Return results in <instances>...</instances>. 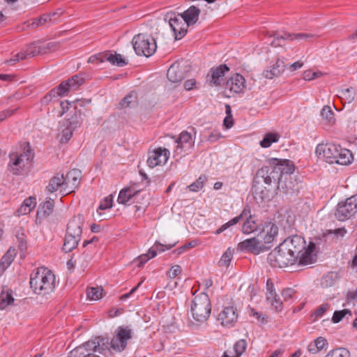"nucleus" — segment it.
I'll return each mask as SVG.
<instances>
[{"label": "nucleus", "mask_w": 357, "mask_h": 357, "mask_svg": "<svg viewBox=\"0 0 357 357\" xmlns=\"http://www.w3.org/2000/svg\"><path fill=\"white\" fill-rule=\"evenodd\" d=\"M295 170L294 163L289 160H282L275 158L267 160V165L257 170L253 181L252 188L257 193L260 190L259 186L264 183V188L270 186L278 187L283 174H291Z\"/></svg>", "instance_id": "f257e3e1"}, {"label": "nucleus", "mask_w": 357, "mask_h": 357, "mask_svg": "<svg viewBox=\"0 0 357 357\" xmlns=\"http://www.w3.org/2000/svg\"><path fill=\"white\" fill-rule=\"evenodd\" d=\"M278 234V227L273 222H268L260 228L259 233L250 238L240 242L238 248L241 251L259 255L271 248V243Z\"/></svg>", "instance_id": "f03ea898"}, {"label": "nucleus", "mask_w": 357, "mask_h": 357, "mask_svg": "<svg viewBox=\"0 0 357 357\" xmlns=\"http://www.w3.org/2000/svg\"><path fill=\"white\" fill-rule=\"evenodd\" d=\"M284 249L298 261V264L307 265L312 264L315 261L316 256L314 255L315 244L310 242L306 248V242L301 236L294 235L286 238L282 243Z\"/></svg>", "instance_id": "7ed1b4c3"}, {"label": "nucleus", "mask_w": 357, "mask_h": 357, "mask_svg": "<svg viewBox=\"0 0 357 357\" xmlns=\"http://www.w3.org/2000/svg\"><path fill=\"white\" fill-rule=\"evenodd\" d=\"M29 283L35 294L46 295L55 288V276L46 268H38L31 273Z\"/></svg>", "instance_id": "20e7f679"}, {"label": "nucleus", "mask_w": 357, "mask_h": 357, "mask_svg": "<svg viewBox=\"0 0 357 357\" xmlns=\"http://www.w3.org/2000/svg\"><path fill=\"white\" fill-rule=\"evenodd\" d=\"M33 153L30 149L20 153H10L8 171L14 175H22L31 167Z\"/></svg>", "instance_id": "39448f33"}, {"label": "nucleus", "mask_w": 357, "mask_h": 357, "mask_svg": "<svg viewBox=\"0 0 357 357\" xmlns=\"http://www.w3.org/2000/svg\"><path fill=\"white\" fill-rule=\"evenodd\" d=\"M83 83V78L78 75H73L66 81L62 82L57 87L52 89L42 99V102L47 104L53 98L67 96L70 91H76Z\"/></svg>", "instance_id": "423d86ee"}, {"label": "nucleus", "mask_w": 357, "mask_h": 357, "mask_svg": "<svg viewBox=\"0 0 357 357\" xmlns=\"http://www.w3.org/2000/svg\"><path fill=\"white\" fill-rule=\"evenodd\" d=\"M190 312L192 318L198 322H204L211 314V307L206 293H201L195 296L191 304Z\"/></svg>", "instance_id": "0eeeda50"}, {"label": "nucleus", "mask_w": 357, "mask_h": 357, "mask_svg": "<svg viewBox=\"0 0 357 357\" xmlns=\"http://www.w3.org/2000/svg\"><path fill=\"white\" fill-rule=\"evenodd\" d=\"M134 332L130 326H120L114 331L113 337L109 340L107 351L121 352L126 349L128 342L133 337Z\"/></svg>", "instance_id": "6e6552de"}, {"label": "nucleus", "mask_w": 357, "mask_h": 357, "mask_svg": "<svg viewBox=\"0 0 357 357\" xmlns=\"http://www.w3.org/2000/svg\"><path fill=\"white\" fill-rule=\"evenodd\" d=\"M108 345L109 338L98 337L77 347L70 352L69 357H81L88 353L94 354L96 351L102 353L106 351L105 347H108Z\"/></svg>", "instance_id": "1a4fd4ad"}, {"label": "nucleus", "mask_w": 357, "mask_h": 357, "mask_svg": "<svg viewBox=\"0 0 357 357\" xmlns=\"http://www.w3.org/2000/svg\"><path fill=\"white\" fill-rule=\"evenodd\" d=\"M132 44L136 54L138 56L149 57L155 52L157 49L153 38L144 33L135 35L132 40Z\"/></svg>", "instance_id": "9d476101"}, {"label": "nucleus", "mask_w": 357, "mask_h": 357, "mask_svg": "<svg viewBox=\"0 0 357 357\" xmlns=\"http://www.w3.org/2000/svg\"><path fill=\"white\" fill-rule=\"evenodd\" d=\"M282 243L271 251L268 255V261L273 267L282 268L298 263L296 257L284 249Z\"/></svg>", "instance_id": "9b49d317"}, {"label": "nucleus", "mask_w": 357, "mask_h": 357, "mask_svg": "<svg viewBox=\"0 0 357 357\" xmlns=\"http://www.w3.org/2000/svg\"><path fill=\"white\" fill-rule=\"evenodd\" d=\"M356 213L357 193L337 204L335 216L339 221H345L353 217Z\"/></svg>", "instance_id": "f8f14e48"}, {"label": "nucleus", "mask_w": 357, "mask_h": 357, "mask_svg": "<svg viewBox=\"0 0 357 357\" xmlns=\"http://www.w3.org/2000/svg\"><path fill=\"white\" fill-rule=\"evenodd\" d=\"M165 20L168 22L176 40H180L185 36L189 26L181 14L168 13L165 15Z\"/></svg>", "instance_id": "ddd939ff"}, {"label": "nucleus", "mask_w": 357, "mask_h": 357, "mask_svg": "<svg viewBox=\"0 0 357 357\" xmlns=\"http://www.w3.org/2000/svg\"><path fill=\"white\" fill-rule=\"evenodd\" d=\"M339 149V144L333 143L319 144L316 147L315 153L319 159L329 164H334L336 162Z\"/></svg>", "instance_id": "4468645a"}, {"label": "nucleus", "mask_w": 357, "mask_h": 357, "mask_svg": "<svg viewBox=\"0 0 357 357\" xmlns=\"http://www.w3.org/2000/svg\"><path fill=\"white\" fill-rule=\"evenodd\" d=\"M273 40L271 45L274 47L283 46L285 45V40H308L314 37V35L307 33H289L285 32H274L273 34Z\"/></svg>", "instance_id": "2eb2a0df"}, {"label": "nucleus", "mask_w": 357, "mask_h": 357, "mask_svg": "<svg viewBox=\"0 0 357 357\" xmlns=\"http://www.w3.org/2000/svg\"><path fill=\"white\" fill-rule=\"evenodd\" d=\"M169 151L165 148L159 147L149 152L147 164L149 167L153 168L158 165H165L169 157Z\"/></svg>", "instance_id": "dca6fc26"}, {"label": "nucleus", "mask_w": 357, "mask_h": 357, "mask_svg": "<svg viewBox=\"0 0 357 357\" xmlns=\"http://www.w3.org/2000/svg\"><path fill=\"white\" fill-rule=\"evenodd\" d=\"M80 113H75L63 124L64 128L61 130V142L66 143L73 136V131L80 125Z\"/></svg>", "instance_id": "f3484780"}, {"label": "nucleus", "mask_w": 357, "mask_h": 357, "mask_svg": "<svg viewBox=\"0 0 357 357\" xmlns=\"http://www.w3.org/2000/svg\"><path fill=\"white\" fill-rule=\"evenodd\" d=\"M81 178V172L79 169H73L69 171L66 176L63 175V194H69L76 189Z\"/></svg>", "instance_id": "a211bd4d"}, {"label": "nucleus", "mask_w": 357, "mask_h": 357, "mask_svg": "<svg viewBox=\"0 0 357 357\" xmlns=\"http://www.w3.org/2000/svg\"><path fill=\"white\" fill-rule=\"evenodd\" d=\"M229 70V68L225 64H221L216 68L211 69L206 76V80L212 86H218L223 81L225 73Z\"/></svg>", "instance_id": "6ab92c4d"}, {"label": "nucleus", "mask_w": 357, "mask_h": 357, "mask_svg": "<svg viewBox=\"0 0 357 357\" xmlns=\"http://www.w3.org/2000/svg\"><path fill=\"white\" fill-rule=\"evenodd\" d=\"M174 245V243L166 245L160 243H155L154 246L149 250L148 253L139 256L135 260V262L137 263V266L141 267L149 259L155 257L157 255V251L164 252L167 250L171 249Z\"/></svg>", "instance_id": "aec40b11"}, {"label": "nucleus", "mask_w": 357, "mask_h": 357, "mask_svg": "<svg viewBox=\"0 0 357 357\" xmlns=\"http://www.w3.org/2000/svg\"><path fill=\"white\" fill-rule=\"evenodd\" d=\"M245 84V78L240 74H236L227 81L225 89L229 90L231 93H240L243 91Z\"/></svg>", "instance_id": "412c9836"}, {"label": "nucleus", "mask_w": 357, "mask_h": 357, "mask_svg": "<svg viewBox=\"0 0 357 357\" xmlns=\"http://www.w3.org/2000/svg\"><path fill=\"white\" fill-rule=\"evenodd\" d=\"M140 193V190H137L132 187L124 188L119 192L117 201L121 204H126L129 202H138Z\"/></svg>", "instance_id": "4be33fe9"}, {"label": "nucleus", "mask_w": 357, "mask_h": 357, "mask_svg": "<svg viewBox=\"0 0 357 357\" xmlns=\"http://www.w3.org/2000/svg\"><path fill=\"white\" fill-rule=\"evenodd\" d=\"M238 316L234 307H225L218 314V319L223 326L230 327L236 321Z\"/></svg>", "instance_id": "5701e85b"}, {"label": "nucleus", "mask_w": 357, "mask_h": 357, "mask_svg": "<svg viewBox=\"0 0 357 357\" xmlns=\"http://www.w3.org/2000/svg\"><path fill=\"white\" fill-rule=\"evenodd\" d=\"M167 77L172 83L180 82L185 77V70L178 63H173L167 70Z\"/></svg>", "instance_id": "b1692460"}, {"label": "nucleus", "mask_w": 357, "mask_h": 357, "mask_svg": "<svg viewBox=\"0 0 357 357\" xmlns=\"http://www.w3.org/2000/svg\"><path fill=\"white\" fill-rule=\"evenodd\" d=\"M286 65L284 58L278 59L275 63L263 72V75L267 79H273L274 77H278L285 70Z\"/></svg>", "instance_id": "393cba45"}, {"label": "nucleus", "mask_w": 357, "mask_h": 357, "mask_svg": "<svg viewBox=\"0 0 357 357\" xmlns=\"http://www.w3.org/2000/svg\"><path fill=\"white\" fill-rule=\"evenodd\" d=\"M63 174L56 173L48 181V184L45 187V191L47 193H53L60 190V192L63 193Z\"/></svg>", "instance_id": "a878e982"}, {"label": "nucleus", "mask_w": 357, "mask_h": 357, "mask_svg": "<svg viewBox=\"0 0 357 357\" xmlns=\"http://www.w3.org/2000/svg\"><path fill=\"white\" fill-rule=\"evenodd\" d=\"M61 13L54 12L50 14H45L39 18H35L31 22H27L26 26L31 29H36L38 26L45 24L47 22L55 23L56 17L59 16Z\"/></svg>", "instance_id": "bb28decb"}, {"label": "nucleus", "mask_w": 357, "mask_h": 357, "mask_svg": "<svg viewBox=\"0 0 357 357\" xmlns=\"http://www.w3.org/2000/svg\"><path fill=\"white\" fill-rule=\"evenodd\" d=\"M246 218V221L244 222L242 231L244 234L251 233H259L260 228L265 225L268 222H264V224L258 225L254 218L250 215V212L248 215L243 216L241 220Z\"/></svg>", "instance_id": "cd10ccee"}, {"label": "nucleus", "mask_w": 357, "mask_h": 357, "mask_svg": "<svg viewBox=\"0 0 357 357\" xmlns=\"http://www.w3.org/2000/svg\"><path fill=\"white\" fill-rule=\"evenodd\" d=\"M83 217L81 215L73 217L68 222L66 234L81 237L82 234Z\"/></svg>", "instance_id": "c85d7f7f"}, {"label": "nucleus", "mask_w": 357, "mask_h": 357, "mask_svg": "<svg viewBox=\"0 0 357 357\" xmlns=\"http://www.w3.org/2000/svg\"><path fill=\"white\" fill-rule=\"evenodd\" d=\"M54 206V202L50 198L40 204L37 211L36 221L40 222L42 219L49 216L52 213Z\"/></svg>", "instance_id": "c756f323"}, {"label": "nucleus", "mask_w": 357, "mask_h": 357, "mask_svg": "<svg viewBox=\"0 0 357 357\" xmlns=\"http://www.w3.org/2000/svg\"><path fill=\"white\" fill-rule=\"evenodd\" d=\"M337 155L336 162H335V164L348 165L351 164L354 160L353 154L351 151L347 149L342 148L340 145Z\"/></svg>", "instance_id": "7c9ffc66"}, {"label": "nucleus", "mask_w": 357, "mask_h": 357, "mask_svg": "<svg viewBox=\"0 0 357 357\" xmlns=\"http://www.w3.org/2000/svg\"><path fill=\"white\" fill-rule=\"evenodd\" d=\"M36 197H30L23 202L21 206L15 211L17 216L28 214L36 205Z\"/></svg>", "instance_id": "2f4dec72"}, {"label": "nucleus", "mask_w": 357, "mask_h": 357, "mask_svg": "<svg viewBox=\"0 0 357 357\" xmlns=\"http://www.w3.org/2000/svg\"><path fill=\"white\" fill-rule=\"evenodd\" d=\"M199 13L200 10L199 8L195 6H191L188 10L181 15L185 19L188 25L190 26L197 21Z\"/></svg>", "instance_id": "473e14b6"}, {"label": "nucleus", "mask_w": 357, "mask_h": 357, "mask_svg": "<svg viewBox=\"0 0 357 357\" xmlns=\"http://www.w3.org/2000/svg\"><path fill=\"white\" fill-rule=\"evenodd\" d=\"M328 346L326 338L319 337L308 344L307 350L310 353L315 354L325 349Z\"/></svg>", "instance_id": "72a5a7b5"}, {"label": "nucleus", "mask_w": 357, "mask_h": 357, "mask_svg": "<svg viewBox=\"0 0 357 357\" xmlns=\"http://www.w3.org/2000/svg\"><path fill=\"white\" fill-rule=\"evenodd\" d=\"M175 142L177 144V149H181L190 148L194 143L192 135L187 131L182 132Z\"/></svg>", "instance_id": "f704fd0d"}, {"label": "nucleus", "mask_w": 357, "mask_h": 357, "mask_svg": "<svg viewBox=\"0 0 357 357\" xmlns=\"http://www.w3.org/2000/svg\"><path fill=\"white\" fill-rule=\"evenodd\" d=\"M249 213H250L249 207L244 208L243 211L238 216H236V217L232 218L229 222L222 225L219 229H218L215 231V234H217V235L220 234L222 232H223L224 231H225L227 229L230 227L231 226H233V225L237 224L243 216L248 215Z\"/></svg>", "instance_id": "c9c22d12"}, {"label": "nucleus", "mask_w": 357, "mask_h": 357, "mask_svg": "<svg viewBox=\"0 0 357 357\" xmlns=\"http://www.w3.org/2000/svg\"><path fill=\"white\" fill-rule=\"evenodd\" d=\"M81 237L75 235L66 234L63 250L65 252H71L73 249L77 248Z\"/></svg>", "instance_id": "e433bc0d"}, {"label": "nucleus", "mask_w": 357, "mask_h": 357, "mask_svg": "<svg viewBox=\"0 0 357 357\" xmlns=\"http://www.w3.org/2000/svg\"><path fill=\"white\" fill-rule=\"evenodd\" d=\"M267 302L275 308L278 312H280L283 309L282 301L278 294L275 292L273 294H266Z\"/></svg>", "instance_id": "4c0bfd02"}, {"label": "nucleus", "mask_w": 357, "mask_h": 357, "mask_svg": "<svg viewBox=\"0 0 357 357\" xmlns=\"http://www.w3.org/2000/svg\"><path fill=\"white\" fill-rule=\"evenodd\" d=\"M15 249H9L3 256L0 261V268L3 270L7 268L14 260L15 256Z\"/></svg>", "instance_id": "58836bf2"}, {"label": "nucleus", "mask_w": 357, "mask_h": 357, "mask_svg": "<svg viewBox=\"0 0 357 357\" xmlns=\"http://www.w3.org/2000/svg\"><path fill=\"white\" fill-rule=\"evenodd\" d=\"M279 139V135L276 133L269 132L265 135L264 139L260 142V146L263 148H268L273 143L277 142Z\"/></svg>", "instance_id": "ea45409f"}, {"label": "nucleus", "mask_w": 357, "mask_h": 357, "mask_svg": "<svg viewBox=\"0 0 357 357\" xmlns=\"http://www.w3.org/2000/svg\"><path fill=\"white\" fill-rule=\"evenodd\" d=\"M207 178L205 175H201L195 182L188 186V188L191 192H198L203 188Z\"/></svg>", "instance_id": "a19ab883"}, {"label": "nucleus", "mask_w": 357, "mask_h": 357, "mask_svg": "<svg viewBox=\"0 0 357 357\" xmlns=\"http://www.w3.org/2000/svg\"><path fill=\"white\" fill-rule=\"evenodd\" d=\"M137 102V96L134 92H131L126 96L120 102V107L121 108L131 107H133Z\"/></svg>", "instance_id": "79ce46f5"}, {"label": "nucleus", "mask_w": 357, "mask_h": 357, "mask_svg": "<svg viewBox=\"0 0 357 357\" xmlns=\"http://www.w3.org/2000/svg\"><path fill=\"white\" fill-rule=\"evenodd\" d=\"M102 291L101 287H90L86 291L87 298L90 300L98 301L102 297Z\"/></svg>", "instance_id": "37998d69"}, {"label": "nucleus", "mask_w": 357, "mask_h": 357, "mask_svg": "<svg viewBox=\"0 0 357 357\" xmlns=\"http://www.w3.org/2000/svg\"><path fill=\"white\" fill-rule=\"evenodd\" d=\"M234 254V250L229 248L222 255L220 259L218 261L219 266L228 267L231 261Z\"/></svg>", "instance_id": "c03bdc74"}, {"label": "nucleus", "mask_w": 357, "mask_h": 357, "mask_svg": "<svg viewBox=\"0 0 357 357\" xmlns=\"http://www.w3.org/2000/svg\"><path fill=\"white\" fill-rule=\"evenodd\" d=\"M14 302V298L11 293L2 292L0 294V310L5 309L7 306L11 305Z\"/></svg>", "instance_id": "a18cd8bd"}, {"label": "nucleus", "mask_w": 357, "mask_h": 357, "mask_svg": "<svg viewBox=\"0 0 357 357\" xmlns=\"http://www.w3.org/2000/svg\"><path fill=\"white\" fill-rule=\"evenodd\" d=\"M347 315L349 317L352 316L351 310L348 309L335 311L332 317V321L334 324L339 323L343 319L344 317H347Z\"/></svg>", "instance_id": "49530a36"}, {"label": "nucleus", "mask_w": 357, "mask_h": 357, "mask_svg": "<svg viewBox=\"0 0 357 357\" xmlns=\"http://www.w3.org/2000/svg\"><path fill=\"white\" fill-rule=\"evenodd\" d=\"M321 116L326 119L329 123H335L334 112L330 106H324L321 111Z\"/></svg>", "instance_id": "de8ad7c7"}, {"label": "nucleus", "mask_w": 357, "mask_h": 357, "mask_svg": "<svg viewBox=\"0 0 357 357\" xmlns=\"http://www.w3.org/2000/svg\"><path fill=\"white\" fill-rule=\"evenodd\" d=\"M325 357H350V352L345 348H337L330 351Z\"/></svg>", "instance_id": "09e8293b"}, {"label": "nucleus", "mask_w": 357, "mask_h": 357, "mask_svg": "<svg viewBox=\"0 0 357 357\" xmlns=\"http://www.w3.org/2000/svg\"><path fill=\"white\" fill-rule=\"evenodd\" d=\"M246 347L247 342L245 340L241 339L237 341L234 346V349L235 351L236 357L241 356L245 351Z\"/></svg>", "instance_id": "8fccbe9b"}, {"label": "nucleus", "mask_w": 357, "mask_h": 357, "mask_svg": "<svg viewBox=\"0 0 357 357\" xmlns=\"http://www.w3.org/2000/svg\"><path fill=\"white\" fill-rule=\"evenodd\" d=\"M341 97L344 98L348 103L351 102L355 98V91L353 88H347L340 92Z\"/></svg>", "instance_id": "3c124183"}, {"label": "nucleus", "mask_w": 357, "mask_h": 357, "mask_svg": "<svg viewBox=\"0 0 357 357\" xmlns=\"http://www.w3.org/2000/svg\"><path fill=\"white\" fill-rule=\"evenodd\" d=\"M330 307L331 305L329 303H323L314 310L312 316L314 317L315 319L321 318L324 316L325 312L330 309Z\"/></svg>", "instance_id": "603ef678"}, {"label": "nucleus", "mask_w": 357, "mask_h": 357, "mask_svg": "<svg viewBox=\"0 0 357 357\" xmlns=\"http://www.w3.org/2000/svg\"><path fill=\"white\" fill-rule=\"evenodd\" d=\"M25 53L26 58L33 57L40 54V49H38L37 43H32L28 46L26 51L24 52Z\"/></svg>", "instance_id": "864d4df0"}, {"label": "nucleus", "mask_w": 357, "mask_h": 357, "mask_svg": "<svg viewBox=\"0 0 357 357\" xmlns=\"http://www.w3.org/2000/svg\"><path fill=\"white\" fill-rule=\"evenodd\" d=\"M112 61H111V63L112 65H116L117 66H124L127 65L128 62L126 59L119 54H112Z\"/></svg>", "instance_id": "5fc2aeb1"}, {"label": "nucleus", "mask_w": 357, "mask_h": 357, "mask_svg": "<svg viewBox=\"0 0 357 357\" xmlns=\"http://www.w3.org/2000/svg\"><path fill=\"white\" fill-rule=\"evenodd\" d=\"M26 56L24 52H19L14 55L10 60L6 61V63L9 65H12L19 61L26 59Z\"/></svg>", "instance_id": "6e6d98bb"}, {"label": "nucleus", "mask_w": 357, "mask_h": 357, "mask_svg": "<svg viewBox=\"0 0 357 357\" xmlns=\"http://www.w3.org/2000/svg\"><path fill=\"white\" fill-rule=\"evenodd\" d=\"M321 75V72H312L311 70H307L303 73V78L305 80H312L317 77H319Z\"/></svg>", "instance_id": "4d7b16f0"}, {"label": "nucleus", "mask_w": 357, "mask_h": 357, "mask_svg": "<svg viewBox=\"0 0 357 357\" xmlns=\"http://www.w3.org/2000/svg\"><path fill=\"white\" fill-rule=\"evenodd\" d=\"M55 46L56 45L54 43H49L44 45L38 44V49H40V54H47L50 50H52Z\"/></svg>", "instance_id": "13d9d810"}, {"label": "nucleus", "mask_w": 357, "mask_h": 357, "mask_svg": "<svg viewBox=\"0 0 357 357\" xmlns=\"http://www.w3.org/2000/svg\"><path fill=\"white\" fill-rule=\"evenodd\" d=\"M295 293V290L292 288H287L282 291V296L284 301H289L293 298Z\"/></svg>", "instance_id": "bf43d9fd"}, {"label": "nucleus", "mask_w": 357, "mask_h": 357, "mask_svg": "<svg viewBox=\"0 0 357 357\" xmlns=\"http://www.w3.org/2000/svg\"><path fill=\"white\" fill-rule=\"evenodd\" d=\"M99 55V62L102 63L105 61H109L111 63V61H112V53L111 52H104L98 54Z\"/></svg>", "instance_id": "052dcab7"}, {"label": "nucleus", "mask_w": 357, "mask_h": 357, "mask_svg": "<svg viewBox=\"0 0 357 357\" xmlns=\"http://www.w3.org/2000/svg\"><path fill=\"white\" fill-rule=\"evenodd\" d=\"M182 271L181 267L179 265L173 266L168 273V277L170 278H174L179 275Z\"/></svg>", "instance_id": "680f3d73"}, {"label": "nucleus", "mask_w": 357, "mask_h": 357, "mask_svg": "<svg viewBox=\"0 0 357 357\" xmlns=\"http://www.w3.org/2000/svg\"><path fill=\"white\" fill-rule=\"evenodd\" d=\"M112 207V199L110 197H106L105 199L100 204L99 208L101 210H105L107 208H110Z\"/></svg>", "instance_id": "e2e57ef3"}, {"label": "nucleus", "mask_w": 357, "mask_h": 357, "mask_svg": "<svg viewBox=\"0 0 357 357\" xmlns=\"http://www.w3.org/2000/svg\"><path fill=\"white\" fill-rule=\"evenodd\" d=\"M143 281L139 282L135 287H133L128 293L124 294L120 296V299L123 301L128 298L132 294H133L137 289L141 286Z\"/></svg>", "instance_id": "0e129e2a"}, {"label": "nucleus", "mask_w": 357, "mask_h": 357, "mask_svg": "<svg viewBox=\"0 0 357 357\" xmlns=\"http://www.w3.org/2000/svg\"><path fill=\"white\" fill-rule=\"evenodd\" d=\"M17 109H9L0 112V122L14 114Z\"/></svg>", "instance_id": "69168bd1"}, {"label": "nucleus", "mask_w": 357, "mask_h": 357, "mask_svg": "<svg viewBox=\"0 0 357 357\" xmlns=\"http://www.w3.org/2000/svg\"><path fill=\"white\" fill-rule=\"evenodd\" d=\"M346 298L347 303L357 300V289L355 290L349 291L347 292Z\"/></svg>", "instance_id": "338daca9"}, {"label": "nucleus", "mask_w": 357, "mask_h": 357, "mask_svg": "<svg viewBox=\"0 0 357 357\" xmlns=\"http://www.w3.org/2000/svg\"><path fill=\"white\" fill-rule=\"evenodd\" d=\"M266 294H273L275 291L273 282L271 279H268L266 280Z\"/></svg>", "instance_id": "774afa93"}]
</instances>
